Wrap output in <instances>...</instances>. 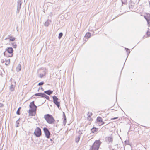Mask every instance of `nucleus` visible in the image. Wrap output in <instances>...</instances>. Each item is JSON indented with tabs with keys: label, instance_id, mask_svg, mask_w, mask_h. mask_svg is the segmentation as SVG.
Returning <instances> with one entry per match:
<instances>
[{
	"label": "nucleus",
	"instance_id": "f257e3e1",
	"mask_svg": "<svg viewBox=\"0 0 150 150\" xmlns=\"http://www.w3.org/2000/svg\"><path fill=\"white\" fill-rule=\"evenodd\" d=\"M30 109L28 113L29 115L35 116L36 113L37 106L35 105L34 101L31 102L29 105Z\"/></svg>",
	"mask_w": 150,
	"mask_h": 150
},
{
	"label": "nucleus",
	"instance_id": "f03ea898",
	"mask_svg": "<svg viewBox=\"0 0 150 150\" xmlns=\"http://www.w3.org/2000/svg\"><path fill=\"white\" fill-rule=\"evenodd\" d=\"M44 118L45 120L49 124H54L55 121L53 116L49 114L45 115Z\"/></svg>",
	"mask_w": 150,
	"mask_h": 150
},
{
	"label": "nucleus",
	"instance_id": "7ed1b4c3",
	"mask_svg": "<svg viewBox=\"0 0 150 150\" xmlns=\"http://www.w3.org/2000/svg\"><path fill=\"white\" fill-rule=\"evenodd\" d=\"M101 143L100 140L96 141L92 146L90 147L89 150H98Z\"/></svg>",
	"mask_w": 150,
	"mask_h": 150
},
{
	"label": "nucleus",
	"instance_id": "20e7f679",
	"mask_svg": "<svg viewBox=\"0 0 150 150\" xmlns=\"http://www.w3.org/2000/svg\"><path fill=\"white\" fill-rule=\"evenodd\" d=\"M34 134L37 137H39L41 135V129L38 127H37L34 132Z\"/></svg>",
	"mask_w": 150,
	"mask_h": 150
},
{
	"label": "nucleus",
	"instance_id": "39448f33",
	"mask_svg": "<svg viewBox=\"0 0 150 150\" xmlns=\"http://www.w3.org/2000/svg\"><path fill=\"white\" fill-rule=\"evenodd\" d=\"M38 72L39 73V77L41 78L43 77L46 74L45 70L43 69H40L38 70Z\"/></svg>",
	"mask_w": 150,
	"mask_h": 150
},
{
	"label": "nucleus",
	"instance_id": "423d86ee",
	"mask_svg": "<svg viewBox=\"0 0 150 150\" xmlns=\"http://www.w3.org/2000/svg\"><path fill=\"white\" fill-rule=\"evenodd\" d=\"M53 102L59 108L60 106V103L58 101L59 98L56 96L52 97Z\"/></svg>",
	"mask_w": 150,
	"mask_h": 150
},
{
	"label": "nucleus",
	"instance_id": "0eeeda50",
	"mask_svg": "<svg viewBox=\"0 0 150 150\" xmlns=\"http://www.w3.org/2000/svg\"><path fill=\"white\" fill-rule=\"evenodd\" d=\"M17 3V8L16 13H18L21 8V6L22 4L21 0H18Z\"/></svg>",
	"mask_w": 150,
	"mask_h": 150
},
{
	"label": "nucleus",
	"instance_id": "6e6552de",
	"mask_svg": "<svg viewBox=\"0 0 150 150\" xmlns=\"http://www.w3.org/2000/svg\"><path fill=\"white\" fill-rule=\"evenodd\" d=\"M43 130L46 137L47 138H49L50 137V133L48 129L46 127H45L43 129Z\"/></svg>",
	"mask_w": 150,
	"mask_h": 150
},
{
	"label": "nucleus",
	"instance_id": "1a4fd4ad",
	"mask_svg": "<svg viewBox=\"0 0 150 150\" xmlns=\"http://www.w3.org/2000/svg\"><path fill=\"white\" fill-rule=\"evenodd\" d=\"M13 49L11 47H9L6 49V51H7V52L11 54L10 57H12L13 55Z\"/></svg>",
	"mask_w": 150,
	"mask_h": 150
},
{
	"label": "nucleus",
	"instance_id": "9d476101",
	"mask_svg": "<svg viewBox=\"0 0 150 150\" xmlns=\"http://www.w3.org/2000/svg\"><path fill=\"white\" fill-rule=\"evenodd\" d=\"M145 19L146 20L148 24L149 25V23L150 22V15H149V16H144Z\"/></svg>",
	"mask_w": 150,
	"mask_h": 150
},
{
	"label": "nucleus",
	"instance_id": "9b49d317",
	"mask_svg": "<svg viewBox=\"0 0 150 150\" xmlns=\"http://www.w3.org/2000/svg\"><path fill=\"white\" fill-rule=\"evenodd\" d=\"M8 37V39H9L10 41H13L15 40V38L12 37L11 35H9Z\"/></svg>",
	"mask_w": 150,
	"mask_h": 150
},
{
	"label": "nucleus",
	"instance_id": "f8f14e48",
	"mask_svg": "<svg viewBox=\"0 0 150 150\" xmlns=\"http://www.w3.org/2000/svg\"><path fill=\"white\" fill-rule=\"evenodd\" d=\"M53 91H51L50 90H48L45 91L44 92L46 94L49 95H50L53 93Z\"/></svg>",
	"mask_w": 150,
	"mask_h": 150
},
{
	"label": "nucleus",
	"instance_id": "ddd939ff",
	"mask_svg": "<svg viewBox=\"0 0 150 150\" xmlns=\"http://www.w3.org/2000/svg\"><path fill=\"white\" fill-rule=\"evenodd\" d=\"M106 140L109 142L112 143L113 141V138L112 136L108 137L106 138Z\"/></svg>",
	"mask_w": 150,
	"mask_h": 150
},
{
	"label": "nucleus",
	"instance_id": "4468645a",
	"mask_svg": "<svg viewBox=\"0 0 150 150\" xmlns=\"http://www.w3.org/2000/svg\"><path fill=\"white\" fill-rule=\"evenodd\" d=\"M97 121L98 122H99L102 123L101 125H103L104 123V122H103L102 121V118L100 117H98L97 119Z\"/></svg>",
	"mask_w": 150,
	"mask_h": 150
},
{
	"label": "nucleus",
	"instance_id": "2eb2a0df",
	"mask_svg": "<svg viewBox=\"0 0 150 150\" xmlns=\"http://www.w3.org/2000/svg\"><path fill=\"white\" fill-rule=\"evenodd\" d=\"M21 69V66L20 64H18L16 68V71L17 72L19 71Z\"/></svg>",
	"mask_w": 150,
	"mask_h": 150
},
{
	"label": "nucleus",
	"instance_id": "dca6fc26",
	"mask_svg": "<svg viewBox=\"0 0 150 150\" xmlns=\"http://www.w3.org/2000/svg\"><path fill=\"white\" fill-rule=\"evenodd\" d=\"M51 22V21L48 19L45 23L44 25L46 26H48L49 25L50 23Z\"/></svg>",
	"mask_w": 150,
	"mask_h": 150
},
{
	"label": "nucleus",
	"instance_id": "f3484780",
	"mask_svg": "<svg viewBox=\"0 0 150 150\" xmlns=\"http://www.w3.org/2000/svg\"><path fill=\"white\" fill-rule=\"evenodd\" d=\"M98 130V128L93 127L92 129H91V131L92 133H94L95 132H97Z\"/></svg>",
	"mask_w": 150,
	"mask_h": 150
},
{
	"label": "nucleus",
	"instance_id": "a211bd4d",
	"mask_svg": "<svg viewBox=\"0 0 150 150\" xmlns=\"http://www.w3.org/2000/svg\"><path fill=\"white\" fill-rule=\"evenodd\" d=\"M44 95V93H38L35 94V95L36 96H40L41 97H43Z\"/></svg>",
	"mask_w": 150,
	"mask_h": 150
},
{
	"label": "nucleus",
	"instance_id": "6ab92c4d",
	"mask_svg": "<svg viewBox=\"0 0 150 150\" xmlns=\"http://www.w3.org/2000/svg\"><path fill=\"white\" fill-rule=\"evenodd\" d=\"M91 35V34L90 33L88 32L85 34V37L86 38H88L90 37Z\"/></svg>",
	"mask_w": 150,
	"mask_h": 150
},
{
	"label": "nucleus",
	"instance_id": "aec40b11",
	"mask_svg": "<svg viewBox=\"0 0 150 150\" xmlns=\"http://www.w3.org/2000/svg\"><path fill=\"white\" fill-rule=\"evenodd\" d=\"M63 118L64 119V120L65 123H66V118L65 113L63 112Z\"/></svg>",
	"mask_w": 150,
	"mask_h": 150
},
{
	"label": "nucleus",
	"instance_id": "412c9836",
	"mask_svg": "<svg viewBox=\"0 0 150 150\" xmlns=\"http://www.w3.org/2000/svg\"><path fill=\"white\" fill-rule=\"evenodd\" d=\"M11 45L14 48H16L17 47V45L16 44V43L14 42L11 43Z\"/></svg>",
	"mask_w": 150,
	"mask_h": 150
},
{
	"label": "nucleus",
	"instance_id": "4be33fe9",
	"mask_svg": "<svg viewBox=\"0 0 150 150\" xmlns=\"http://www.w3.org/2000/svg\"><path fill=\"white\" fill-rule=\"evenodd\" d=\"M14 86L13 85H11L10 86V89L11 91H13L14 90Z\"/></svg>",
	"mask_w": 150,
	"mask_h": 150
},
{
	"label": "nucleus",
	"instance_id": "5701e85b",
	"mask_svg": "<svg viewBox=\"0 0 150 150\" xmlns=\"http://www.w3.org/2000/svg\"><path fill=\"white\" fill-rule=\"evenodd\" d=\"M43 98H45L47 100H49V97L45 93H44V95Z\"/></svg>",
	"mask_w": 150,
	"mask_h": 150
},
{
	"label": "nucleus",
	"instance_id": "b1692460",
	"mask_svg": "<svg viewBox=\"0 0 150 150\" xmlns=\"http://www.w3.org/2000/svg\"><path fill=\"white\" fill-rule=\"evenodd\" d=\"M63 35V33H60L59 35L58 38L60 39Z\"/></svg>",
	"mask_w": 150,
	"mask_h": 150
},
{
	"label": "nucleus",
	"instance_id": "393cba45",
	"mask_svg": "<svg viewBox=\"0 0 150 150\" xmlns=\"http://www.w3.org/2000/svg\"><path fill=\"white\" fill-rule=\"evenodd\" d=\"M21 107H19V108H18V110H17L16 112L17 114L18 115H19L20 114V109H21Z\"/></svg>",
	"mask_w": 150,
	"mask_h": 150
},
{
	"label": "nucleus",
	"instance_id": "a878e982",
	"mask_svg": "<svg viewBox=\"0 0 150 150\" xmlns=\"http://www.w3.org/2000/svg\"><path fill=\"white\" fill-rule=\"evenodd\" d=\"M79 139H80V137H76V139H75L76 142V143H78L79 142Z\"/></svg>",
	"mask_w": 150,
	"mask_h": 150
},
{
	"label": "nucleus",
	"instance_id": "bb28decb",
	"mask_svg": "<svg viewBox=\"0 0 150 150\" xmlns=\"http://www.w3.org/2000/svg\"><path fill=\"white\" fill-rule=\"evenodd\" d=\"M125 49L126 50V51L127 52V54L128 55L130 53L129 50V49L125 48Z\"/></svg>",
	"mask_w": 150,
	"mask_h": 150
},
{
	"label": "nucleus",
	"instance_id": "cd10ccee",
	"mask_svg": "<svg viewBox=\"0 0 150 150\" xmlns=\"http://www.w3.org/2000/svg\"><path fill=\"white\" fill-rule=\"evenodd\" d=\"M92 114L91 112H88V117H90L92 115Z\"/></svg>",
	"mask_w": 150,
	"mask_h": 150
},
{
	"label": "nucleus",
	"instance_id": "c85d7f7f",
	"mask_svg": "<svg viewBox=\"0 0 150 150\" xmlns=\"http://www.w3.org/2000/svg\"><path fill=\"white\" fill-rule=\"evenodd\" d=\"M6 61V59H1V62L2 63H4Z\"/></svg>",
	"mask_w": 150,
	"mask_h": 150
},
{
	"label": "nucleus",
	"instance_id": "c756f323",
	"mask_svg": "<svg viewBox=\"0 0 150 150\" xmlns=\"http://www.w3.org/2000/svg\"><path fill=\"white\" fill-rule=\"evenodd\" d=\"M125 143L126 144L128 145L129 144V142L128 140H125Z\"/></svg>",
	"mask_w": 150,
	"mask_h": 150
},
{
	"label": "nucleus",
	"instance_id": "7c9ffc66",
	"mask_svg": "<svg viewBox=\"0 0 150 150\" xmlns=\"http://www.w3.org/2000/svg\"><path fill=\"white\" fill-rule=\"evenodd\" d=\"M44 84V82L43 81H42V82H40L38 83V85L39 86H41V85H43Z\"/></svg>",
	"mask_w": 150,
	"mask_h": 150
},
{
	"label": "nucleus",
	"instance_id": "2f4dec72",
	"mask_svg": "<svg viewBox=\"0 0 150 150\" xmlns=\"http://www.w3.org/2000/svg\"><path fill=\"white\" fill-rule=\"evenodd\" d=\"M6 62L5 63V65H9L10 63V62H9L8 61H6Z\"/></svg>",
	"mask_w": 150,
	"mask_h": 150
},
{
	"label": "nucleus",
	"instance_id": "473e14b6",
	"mask_svg": "<svg viewBox=\"0 0 150 150\" xmlns=\"http://www.w3.org/2000/svg\"><path fill=\"white\" fill-rule=\"evenodd\" d=\"M149 36L150 35V31H149V30L146 33Z\"/></svg>",
	"mask_w": 150,
	"mask_h": 150
},
{
	"label": "nucleus",
	"instance_id": "72a5a7b5",
	"mask_svg": "<svg viewBox=\"0 0 150 150\" xmlns=\"http://www.w3.org/2000/svg\"><path fill=\"white\" fill-rule=\"evenodd\" d=\"M39 90H41L40 91H42L44 90L43 88L42 87L40 88L38 91H39Z\"/></svg>",
	"mask_w": 150,
	"mask_h": 150
},
{
	"label": "nucleus",
	"instance_id": "f704fd0d",
	"mask_svg": "<svg viewBox=\"0 0 150 150\" xmlns=\"http://www.w3.org/2000/svg\"><path fill=\"white\" fill-rule=\"evenodd\" d=\"M4 106V105L2 103H0V107H2Z\"/></svg>",
	"mask_w": 150,
	"mask_h": 150
},
{
	"label": "nucleus",
	"instance_id": "c9c22d12",
	"mask_svg": "<svg viewBox=\"0 0 150 150\" xmlns=\"http://www.w3.org/2000/svg\"><path fill=\"white\" fill-rule=\"evenodd\" d=\"M49 16H50V17H51L52 16V12H50V13L49 14Z\"/></svg>",
	"mask_w": 150,
	"mask_h": 150
},
{
	"label": "nucleus",
	"instance_id": "e433bc0d",
	"mask_svg": "<svg viewBox=\"0 0 150 150\" xmlns=\"http://www.w3.org/2000/svg\"><path fill=\"white\" fill-rule=\"evenodd\" d=\"M118 118V117H114L113 118H112L111 119L112 120H114L115 119H117Z\"/></svg>",
	"mask_w": 150,
	"mask_h": 150
},
{
	"label": "nucleus",
	"instance_id": "4c0bfd02",
	"mask_svg": "<svg viewBox=\"0 0 150 150\" xmlns=\"http://www.w3.org/2000/svg\"><path fill=\"white\" fill-rule=\"evenodd\" d=\"M6 51H5V52H4V53H4V56H7L6 55Z\"/></svg>",
	"mask_w": 150,
	"mask_h": 150
},
{
	"label": "nucleus",
	"instance_id": "58836bf2",
	"mask_svg": "<svg viewBox=\"0 0 150 150\" xmlns=\"http://www.w3.org/2000/svg\"><path fill=\"white\" fill-rule=\"evenodd\" d=\"M6 61H8L9 62H10V59H7V60H6Z\"/></svg>",
	"mask_w": 150,
	"mask_h": 150
},
{
	"label": "nucleus",
	"instance_id": "ea45409f",
	"mask_svg": "<svg viewBox=\"0 0 150 150\" xmlns=\"http://www.w3.org/2000/svg\"><path fill=\"white\" fill-rule=\"evenodd\" d=\"M18 122V120L17 121H16V123L17 124H19V123Z\"/></svg>",
	"mask_w": 150,
	"mask_h": 150
},
{
	"label": "nucleus",
	"instance_id": "a19ab883",
	"mask_svg": "<svg viewBox=\"0 0 150 150\" xmlns=\"http://www.w3.org/2000/svg\"><path fill=\"white\" fill-rule=\"evenodd\" d=\"M73 1H74V2H75L76 1V0H72Z\"/></svg>",
	"mask_w": 150,
	"mask_h": 150
},
{
	"label": "nucleus",
	"instance_id": "79ce46f5",
	"mask_svg": "<svg viewBox=\"0 0 150 150\" xmlns=\"http://www.w3.org/2000/svg\"><path fill=\"white\" fill-rule=\"evenodd\" d=\"M18 124H17V125H16V127H18Z\"/></svg>",
	"mask_w": 150,
	"mask_h": 150
},
{
	"label": "nucleus",
	"instance_id": "37998d69",
	"mask_svg": "<svg viewBox=\"0 0 150 150\" xmlns=\"http://www.w3.org/2000/svg\"><path fill=\"white\" fill-rule=\"evenodd\" d=\"M149 5L150 7V1L149 2Z\"/></svg>",
	"mask_w": 150,
	"mask_h": 150
},
{
	"label": "nucleus",
	"instance_id": "c03bdc74",
	"mask_svg": "<svg viewBox=\"0 0 150 150\" xmlns=\"http://www.w3.org/2000/svg\"><path fill=\"white\" fill-rule=\"evenodd\" d=\"M50 141H52V139H50Z\"/></svg>",
	"mask_w": 150,
	"mask_h": 150
},
{
	"label": "nucleus",
	"instance_id": "a18cd8bd",
	"mask_svg": "<svg viewBox=\"0 0 150 150\" xmlns=\"http://www.w3.org/2000/svg\"><path fill=\"white\" fill-rule=\"evenodd\" d=\"M122 4H123V2L122 1Z\"/></svg>",
	"mask_w": 150,
	"mask_h": 150
},
{
	"label": "nucleus",
	"instance_id": "49530a36",
	"mask_svg": "<svg viewBox=\"0 0 150 150\" xmlns=\"http://www.w3.org/2000/svg\"><path fill=\"white\" fill-rule=\"evenodd\" d=\"M125 2L127 1V0H125Z\"/></svg>",
	"mask_w": 150,
	"mask_h": 150
}]
</instances>
